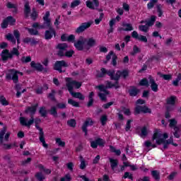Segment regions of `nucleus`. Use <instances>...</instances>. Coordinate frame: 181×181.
<instances>
[{
    "label": "nucleus",
    "instance_id": "obj_15",
    "mask_svg": "<svg viewBox=\"0 0 181 181\" xmlns=\"http://www.w3.org/2000/svg\"><path fill=\"white\" fill-rule=\"evenodd\" d=\"M135 112L136 114H141V112H143L144 114H151L152 111L148 107L137 105L135 109Z\"/></svg>",
    "mask_w": 181,
    "mask_h": 181
},
{
    "label": "nucleus",
    "instance_id": "obj_64",
    "mask_svg": "<svg viewBox=\"0 0 181 181\" xmlns=\"http://www.w3.org/2000/svg\"><path fill=\"white\" fill-rule=\"evenodd\" d=\"M40 141L42 142V144L46 142L45 141V134L43 132H40Z\"/></svg>",
    "mask_w": 181,
    "mask_h": 181
},
{
    "label": "nucleus",
    "instance_id": "obj_23",
    "mask_svg": "<svg viewBox=\"0 0 181 181\" xmlns=\"http://www.w3.org/2000/svg\"><path fill=\"white\" fill-rule=\"evenodd\" d=\"M36 108H37V105H33V106H31V107H28L25 110V112L27 114H30L31 115H35V114L36 112Z\"/></svg>",
    "mask_w": 181,
    "mask_h": 181
},
{
    "label": "nucleus",
    "instance_id": "obj_48",
    "mask_svg": "<svg viewBox=\"0 0 181 181\" xmlns=\"http://www.w3.org/2000/svg\"><path fill=\"white\" fill-rule=\"evenodd\" d=\"M76 40V36L74 35H68L67 42H71V43H74Z\"/></svg>",
    "mask_w": 181,
    "mask_h": 181
},
{
    "label": "nucleus",
    "instance_id": "obj_40",
    "mask_svg": "<svg viewBox=\"0 0 181 181\" xmlns=\"http://www.w3.org/2000/svg\"><path fill=\"white\" fill-rule=\"evenodd\" d=\"M56 144H57L58 146H66V142L62 141V139L57 138L55 139Z\"/></svg>",
    "mask_w": 181,
    "mask_h": 181
},
{
    "label": "nucleus",
    "instance_id": "obj_19",
    "mask_svg": "<svg viewBox=\"0 0 181 181\" xmlns=\"http://www.w3.org/2000/svg\"><path fill=\"white\" fill-rule=\"evenodd\" d=\"M30 66L33 69L37 70V71H43V66L39 63H36L33 61L30 63Z\"/></svg>",
    "mask_w": 181,
    "mask_h": 181
},
{
    "label": "nucleus",
    "instance_id": "obj_59",
    "mask_svg": "<svg viewBox=\"0 0 181 181\" xmlns=\"http://www.w3.org/2000/svg\"><path fill=\"white\" fill-rule=\"evenodd\" d=\"M136 53H139V48L137 46L133 47V52L131 53L132 56H135Z\"/></svg>",
    "mask_w": 181,
    "mask_h": 181
},
{
    "label": "nucleus",
    "instance_id": "obj_49",
    "mask_svg": "<svg viewBox=\"0 0 181 181\" xmlns=\"http://www.w3.org/2000/svg\"><path fill=\"white\" fill-rule=\"evenodd\" d=\"M61 181H71V175H70V174L66 175L61 178Z\"/></svg>",
    "mask_w": 181,
    "mask_h": 181
},
{
    "label": "nucleus",
    "instance_id": "obj_12",
    "mask_svg": "<svg viewBox=\"0 0 181 181\" xmlns=\"http://www.w3.org/2000/svg\"><path fill=\"white\" fill-rule=\"evenodd\" d=\"M175 103H176V97L175 96H171L167 99V111L175 110Z\"/></svg>",
    "mask_w": 181,
    "mask_h": 181
},
{
    "label": "nucleus",
    "instance_id": "obj_25",
    "mask_svg": "<svg viewBox=\"0 0 181 181\" xmlns=\"http://www.w3.org/2000/svg\"><path fill=\"white\" fill-rule=\"evenodd\" d=\"M109 160L110 162V166L112 170H115V168L118 166V160L110 158Z\"/></svg>",
    "mask_w": 181,
    "mask_h": 181
},
{
    "label": "nucleus",
    "instance_id": "obj_31",
    "mask_svg": "<svg viewBox=\"0 0 181 181\" xmlns=\"http://www.w3.org/2000/svg\"><path fill=\"white\" fill-rule=\"evenodd\" d=\"M156 21V16H152L151 17L150 21H148L146 24H147L149 26H153V25L155 23V21Z\"/></svg>",
    "mask_w": 181,
    "mask_h": 181
},
{
    "label": "nucleus",
    "instance_id": "obj_51",
    "mask_svg": "<svg viewBox=\"0 0 181 181\" xmlns=\"http://www.w3.org/2000/svg\"><path fill=\"white\" fill-rule=\"evenodd\" d=\"M73 54H74V51L73 50H69V51H65V54L64 56H65L66 57H71V56H73Z\"/></svg>",
    "mask_w": 181,
    "mask_h": 181
},
{
    "label": "nucleus",
    "instance_id": "obj_9",
    "mask_svg": "<svg viewBox=\"0 0 181 181\" xmlns=\"http://www.w3.org/2000/svg\"><path fill=\"white\" fill-rule=\"evenodd\" d=\"M93 22L91 21L83 23L80 25L79 27L76 28V33H83V32H84V30H87V29H88V28H90L93 25Z\"/></svg>",
    "mask_w": 181,
    "mask_h": 181
},
{
    "label": "nucleus",
    "instance_id": "obj_46",
    "mask_svg": "<svg viewBox=\"0 0 181 181\" xmlns=\"http://www.w3.org/2000/svg\"><path fill=\"white\" fill-rule=\"evenodd\" d=\"M30 16L33 21L36 20V18H37V12L36 11L35 8H33V12H32Z\"/></svg>",
    "mask_w": 181,
    "mask_h": 181
},
{
    "label": "nucleus",
    "instance_id": "obj_36",
    "mask_svg": "<svg viewBox=\"0 0 181 181\" xmlns=\"http://www.w3.org/2000/svg\"><path fill=\"white\" fill-rule=\"evenodd\" d=\"M57 107L52 106L49 110V112L51 115H53V117H57Z\"/></svg>",
    "mask_w": 181,
    "mask_h": 181
},
{
    "label": "nucleus",
    "instance_id": "obj_55",
    "mask_svg": "<svg viewBox=\"0 0 181 181\" xmlns=\"http://www.w3.org/2000/svg\"><path fill=\"white\" fill-rule=\"evenodd\" d=\"M35 176L37 179L40 181H42L45 179V176L43 175V174H42V173H37Z\"/></svg>",
    "mask_w": 181,
    "mask_h": 181
},
{
    "label": "nucleus",
    "instance_id": "obj_47",
    "mask_svg": "<svg viewBox=\"0 0 181 181\" xmlns=\"http://www.w3.org/2000/svg\"><path fill=\"white\" fill-rule=\"evenodd\" d=\"M160 77L164 80H170L172 78V75L160 74Z\"/></svg>",
    "mask_w": 181,
    "mask_h": 181
},
{
    "label": "nucleus",
    "instance_id": "obj_37",
    "mask_svg": "<svg viewBox=\"0 0 181 181\" xmlns=\"http://www.w3.org/2000/svg\"><path fill=\"white\" fill-rule=\"evenodd\" d=\"M148 135V129L146 127H144L141 129V133L140 134V136H141V138H144V136Z\"/></svg>",
    "mask_w": 181,
    "mask_h": 181
},
{
    "label": "nucleus",
    "instance_id": "obj_2",
    "mask_svg": "<svg viewBox=\"0 0 181 181\" xmlns=\"http://www.w3.org/2000/svg\"><path fill=\"white\" fill-rule=\"evenodd\" d=\"M66 87L71 95H72V97H74V98H78V100H83L85 97L83 94H81V93L73 92L74 88H80L81 87V82L74 81L71 79V78H66Z\"/></svg>",
    "mask_w": 181,
    "mask_h": 181
},
{
    "label": "nucleus",
    "instance_id": "obj_13",
    "mask_svg": "<svg viewBox=\"0 0 181 181\" xmlns=\"http://www.w3.org/2000/svg\"><path fill=\"white\" fill-rule=\"evenodd\" d=\"M69 45L66 43H60L57 46V49H58V55L59 56H64L66 51L67 50Z\"/></svg>",
    "mask_w": 181,
    "mask_h": 181
},
{
    "label": "nucleus",
    "instance_id": "obj_4",
    "mask_svg": "<svg viewBox=\"0 0 181 181\" xmlns=\"http://www.w3.org/2000/svg\"><path fill=\"white\" fill-rule=\"evenodd\" d=\"M44 23L43 25H40L39 23H34L33 28L34 29H53L52 28V21L50 20V11L45 12V16L42 18Z\"/></svg>",
    "mask_w": 181,
    "mask_h": 181
},
{
    "label": "nucleus",
    "instance_id": "obj_26",
    "mask_svg": "<svg viewBox=\"0 0 181 181\" xmlns=\"http://www.w3.org/2000/svg\"><path fill=\"white\" fill-rule=\"evenodd\" d=\"M129 93L131 97H135L136 95H137L138 93H139V90L135 87H132L129 90Z\"/></svg>",
    "mask_w": 181,
    "mask_h": 181
},
{
    "label": "nucleus",
    "instance_id": "obj_41",
    "mask_svg": "<svg viewBox=\"0 0 181 181\" xmlns=\"http://www.w3.org/2000/svg\"><path fill=\"white\" fill-rule=\"evenodd\" d=\"M181 81V74H178L177 78L173 81V86H175V87H177V86H179V81Z\"/></svg>",
    "mask_w": 181,
    "mask_h": 181
},
{
    "label": "nucleus",
    "instance_id": "obj_5",
    "mask_svg": "<svg viewBox=\"0 0 181 181\" xmlns=\"http://www.w3.org/2000/svg\"><path fill=\"white\" fill-rule=\"evenodd\" d=\"M114 87L115 88H119V85H118L117 83H112V82H107L106 86H104L103 85H100L98 86V88L100 90V91H102L103 93H99V97L102 101H105L107 99V95H108V91L107 90V88H112Z\"/></svg>",
    "mask_w": 181,
    "mask_h": 181
},
{
    "label": "nucleus",
    "instance_id": "obj_39",
    "mask_svg": "<svg viewBox=\"0 0 181 181\" xmlns=\"http://www.w3.org/2000/svg\"><path fill=\"white\" fill-rule=\"evenodd\" d=\"M39 112L41 117H46V115H47V110H46V107H40Z\"/></svg>",
    "mask_w": 181,
    "mask_h": 181
},
{
    "label": "nucleus",
    "instance_id": "obj_57",
    "mask_svg": "<svg viewBox=\"0 0 181 181\" xmlns=\"http://www.w3.org/2000/svg\"><path fill=\"white\" fill-rule=\"evenodd\" d=\"M137 40H139V42H144V43H146L148 42V38L144 35H139V39Z\"/></svg>",
    "mask_w": 181,
    "mask_h": 181
},
{
    "label": "nucleus",
    "instance_id": "obj_45",
    "mask_svg": "<svg viewBox=\"0 0 181 181\" xmlns=\"http://www.w3.org/2000/svg\"><path fill=\"white\" fill-rule=\"evenodd\" d=\"M10 54H12V57H13V56H19V50H18L17 48L14 47L13 48Z\"/></svg>",
    "mask_w": 181,
    "mask_h": 181
},
{
    "label": "nucleus",
    "instance_id": "obj_62",
    "mask_svg": "<svg viewBox=\"0 0 181 181\" xmlns=\"http://www.w3.org/2000/svg\"><path fill=\"white\" fill-rule=\"evenodd\" d=\"M144 146H146V148H149L152 146L153 148H155L156 146L154 144H152V142L147 141L144 142Z\"/></svg>",
    "mask_w": 181,
    "mask_h": 181
},
{
    "label": "nucleus",
    "instance_id": "obj_14",
    "mask_svg": "<svg viewBox=\"0 0 181 181\" xmlns=\"http://www.w3.org/2000/svg\"><path fill=\"white\" fill-rule=\"evenodd\" d=\"M97 42L95 41V38L91 37H85V46L86 49H90V47H93L95 46Z\"/></svg>",
    "mask_w": 181,
    "mask_h": 181
},
{
    "label": "nucleus",
    "instance_id": "obj_33",
    "mask_svg": "<svg viewBox=\"0 0 181 181\" xmlns=\"http://www.w3.org/2000/svg\"><path fill=\"white\" fill-rule=\"evenodd\" d=\"M139 29L141 32H144L145 33H146V32H148V30H149V27L147 24H146L145 25H139Z\"/></svg>",
    "mask_w": 181,
    "mask_h": 181
},
{
    "label": "nucleus",
    "instance_id": "obj_20",
    "mask_svg": "<svg viewBox=\"0 0 181 181\" xmlns=\"http://www.w3.org/2000/svg\"><path fill=\"white\" fill-rule=\"evenodd\" d=\"M149 79V84H151V88L152 91L154 93H157L158 91V85L155 83V80L152 78V77H148Z\"/></svg>",
    "mask_w": 181,
    "mask_h": 181
},
{
    "label": "nucleus",
    "instance_id": "obj_42",
    "mask_svg": "<svg viewBox=\"0 0 181 181\" xmlns=\"http://www.w3.org/2000/svg\"><path fill=\"white\" fill-rule=\"evenodd\" d=\"M6 20H7V22L9 25H13L15 22H16V20L13 18L12 16L7 17Z\"/></svg>",
    "mask_w": 181,
    "mask_h": 181
},
{
    "label": "nucleus",
    "instance_id": "obj_38",
    "mask_svg": "<svg viewBox=\"0 0 181 181\" xmlns=\"http://www.w3.org/2000/svg\"><path fill=\"white\" fill-rule=\"evenodd\" d=\"M47 88H49L47 87V85H44L43 88L40 87V88H37V90L35 91H36L37 94H42V93H43V90H47Z\"/></svg>",
    "mask_w": 181,
    "mask_h": 181
},
{
    "label": "nucleus",
    "instance_id": "obj_44",
    "mask_svg": "<svg viewBox=\"0 0 181 181\" xmlns=\"http://www.w3.org/2000/svg\"><path fill=\"white\" fill-rule=\"evenodd\" d=\"M139 85L145 86L146 87H148L149 83L148 82V80L146 78H144L139 82Z\"/></svg>",
    "mask_w": 181,
    "mask_h": 181
},
{
    "label": "nucleus",
    "instance_id": "obj_50",
    "mask_svg": "<svg viewBox=\"0 0 181 181\" xmlns=\"http://www.w3.org/2000/svg\"><path fill=\"white\" fill-rule=\"evenodd\" d=\"M32 60V58L30 57H23L21 58V62L23 63H29Z\"/></svg>",
    "mask_w": 181,
    "mask_h": 181
},
{
    "label": "nucleus",
    "instance_id": "obj_16",
    "mask_svg": "<svg viewBox=\"0 0 181 181\" xmlns=\"http://www.w3.org/2000/svg\"><path fill=\"white\" fill-rule=\"evenodd\" d=\"M122 26V27L118 28L119 32H122V30H124L125 32H131V30H134L132 24L123 23Z\"/></svg>",
    "mask_w": 181,
    "mask_h": 181
},
{
    "label": "nucleus",
    "instance_id": "obj_52",
    "mask_svg": "<svg viewBox=\"0 0 181 181\" xmlns=\"http://www.w3.org/2000/svg\"><path fill=\"white\" fill-rule=\"evenodd\" d=\"M176 124H177V122L175 119H172L170 120V128H176Z\"/></svg>",
    "mask_w": 181,
    "mask_h": 181
},
{
    "label": "nucleus",
    "instance_id": "obj_43",
    "mask_svg": "<svg viewBox=\"0 0 181 181\" xmlns=\"http://www.w3.org/2000/svg\"><path fill=\"white\" fill-rule=\"evenodd\" d=\"M151 175H152L153 177L156 179V180H159V179H160L159 172H158L156 170H153L151 172Z\"/></svg>",
    "mask_w": 181,
    "mask_h": 181
},
{
    "label": "nucleus",
    "instance_id": "obj_61",
    "mask_svg": "<svg viewBox=\"0 0 181 181\" xmlns=\"http://www.w3.org/2000/svg\"><path fill=\"white\" fill-rule=\"evenodd\" d=\"M131 122H132V119H129L127 122L125 130L129 131L131 129Z\"/></svg>",
    "mask_w": 181,
    "mask_h": 181
},
{
    "label": "nucleus",
    "instance_id": "obj_28",
    "mask_svg": "<svg viewBox=\"0 0 181 181\" xmlns=\"http://www.w3.org/2000/svg\"><path fill=\"white\" fill-rule=\"evenodd\" d=\"M68 104H70V105H72V107H80V104L78 103V102H76V100L73 99H69Z\"/></svg>",
    "mask_w": 181,
    "mask_h": 181
},
{
    "label": "nucleus",
    "instance_id": "obj_63",
    "mask_svg": "<svg viewBox=\"0 0 181 181\" xmlns=\"http://www.w3.org/2000/svg\"><path fill=\"white\" fill-rule=\"evenodd\" d=\"M7 8H8V9H16V5L11 3V2H8L6 4Z\"/></svg>",
    "mask_w": 181,
    "mask_h": 181
},
{
    "label": "nucleus",
    "instance_id": "obj_1",
    "mask_svg": "<svg viewBox=\"0 0 181 181\" xmlns=\"http://www.w3.org/2000/svg\"><path fill=\"white\" fill-rule=\"evenodd\" d=\"M168 138V134L164 133L162 134V132L160 130H156L155 133L153 135V141H155L156 144L158 145H160V144H163V148L164 149H166L168 148V145L171 144L173 145V146H177V144L173 143V137H170V139L168 141L165 140Z\"/></svg>",
    "mask_w": 181,
    "mask_h": 181
},
{
    "label": "nucleus",
    "instance_id": "obj_11",
    "mask_svg": "<svg viewBox=\"0 0 181 181\" xmlns=\"http://www.w3.org/2000/svg\"><path fill=\"white\" fill-rule=\"evenodd\" d=\"M6 132V127H4L3 129L0 132V145H4V141H8L9 139V136H11L10 132Z\"/></svg>",
    "mask_w": 181,
    "mask_h": 181
},
{
    "label": "nucleus",
    "instance_id": "obj_29",
    "mask_svg": "<svg viewBox=\"0 0 181 181\" xmlns=\"http://www.w3.org/2000/svg\"><path fill=\"white\" fill-rule=\"evenodd\" d=\"M6 38L7 39V40H9L10 42H11L12 43H16V40L15 39V37L13 36L12 34L8 33L6 35Z\"/></svg>",
    "mask_w": 181,
    "mask_h": 181
},
{
    "label": "nucleus",
    "instance_id": "obj_35",
    "mask_svg": "<svg viewBox=\"0 0 181 181\" xmlns=\"http://www.w3.org/2000/svg\"><path fill=\"white\" fill-rule=\"evenodd\" d=\"M37 168H39L40 170H42L47 175H50V173H52V171L50 170L45 169V167H43V165H38Z\"/></svg>",
    "mask_w": 181,
    "mask_h": 181
},
{
    "label": "nucleus",
    "instance_id": "obj_3",
    "mask_svg": "<svg viewBox=\"0 0 181 181\" xmlns=\"http://www.w3.org/2000/svg\"><path fill=\"white\" fill-rule=\"evenodd\" d=\"M101 73H99L97 74L98 77H104V76H105V74H107V76H110V78L112 80H115V84L118 85V80L120 77H124V78H125V77H127L128 76V72L127 71H123L122 72L118 71L116 73V75L114 76V70H110V71H106L105 69L102 68L100 69Z\"/></svg>",
    "mask_w": 181,
    "mask_h": 181
},
{
    "label": "nucleus",
    "instance_id": "obj_8",
    "mask_svg": "<svg viewBox=\"0 0 181 181\" xmlns=\"http://www.w3.org/2000/svg\"><path fill=\"white\" fill-rule=\"evenodd\" d=\"M63 67H69V63L65 61H57L54 66V70L59 71V73H63L64 70H63Z\"/></svg>",
    "mask_w": 181,
    "mask_h": 181
},
{
    "label": "nucleus",
    "instance_id": "obj_27",
    "mask_svg": "<svg viewBox=\"0 0 181 181\" xmlns=\"http://www.w3.org/2000/svg\"><path fill=\"white\" fill-rule=\"evenodd\" d=\"M88 163H86V160L83 158V157L81 158V164L79 165L80 169L83 170L86 168H87Z\"/></svg>",
    "mask_w": 181,
    "mask_h": 181
},
{
    "label": "nucleus",
    "instance_id": "obj_54",
    "mask_svg": "<svg viewBox=\"0 0 181 181\" xmlns=\"http://www.w3.org/2000/svg\"><path fill=\"white\" fill-rule=\"evenodd\" d=\"M110 151H111V152H114L115 153H116L118 156H119V155H121V151L116 150L115 148L113 146H110Z\"/></svg>",
    "mask_w": 181,
    "mask_h": 181
},
{
    "label": "nucleus",
    "instance_id": "obj_56",
    "mask_svg": "<svg viewBox=\"0 0 181 181\" xmlns=\"http://www.w3.org/2000/svg\"><path fill=\"white\" fill-rule=\"evenodd\" d=\"M96 141L99 146H104V145H105V141L104 140H103L102 139H96Z\"/></svg>",
    "mask_w": 181,
    "mask_h": 181
},
{
    "label": "nucleus",
    "instance_id": "obj_7",
    "mask_svg": "<svg viewBox=\"0 0 181 181\" xmlns=\"http://www.w3.org/2000/svg\"><path fill=\"white\" fill-rule=\"evenodd\" d=\"M74 47L77 50H83V49H86V37H80L75 42Z\"/></svg>",
    "mask_w": 181,
    "mask_h": 181
},
{
    "label": "nucleus",
    "instance_id": "obj_60",
    "mask_svg": "<svg viewBox=\"0 0 181 181\" xmlns=\"http://www.w3.org/2000/svg\"><path fill=\"white\" fill-rule=\"evenodd\" d=\"M107 116L106 115H103L101 117H100V122H101V124L102 125H105V124L107 123Z\"/></svg>",
    "mask_w": 181,
    "mask_h": 181
},
{
    "label": "nucleus",
    "instance_id": "obj_18",
    "mask_svg": "<svg viewBox=\"0 0 181 181\" xmlns=\"http://www.w3.org/2000/svg\"><path fill=\"white\" fill-rule=\"evenodd\" d=\"M93 2L90 1H86V6L87 8H89L90 9H95V8H98V0H92Z\"/></svg>",
    "mask_w": 181,
    "mask_h": 181
},
{
    "label": "nucleus",
    "instance_id": "obj_21",
    "mask_svg": "<svg viewBox=\"0 0 181 181\" xmlns=\"http://www.w3.org/2000/svg\"><path fill=\"white\" fill-rule=\"evenodd\" d=\"M1 58L4 61L7 60L8 59H12V54H11L8 50L4 49L1 52Z\"/></svg>",
    "mask_w": 181,
    "mask_h": 181
},
{
    "label": "nucleus",
    "instance_id": "obj_30",
    "mask_svg": "<svg viewBox=\"0 0 181 181\" xmlns=\"http://www.w3.org/2000/svg\"><path fill=\"white\" fill-rule=\"evenodd\" d=\"M81 4V1L80 0H74L71 3V8L72 9H74V8H76V6H78V5H80Z\"/></svg>",
    "mask_w": 181,
    "mask_h": 181
},
{
    "label": "nucleus",
    "instance_id": "obj_17",
    "mask_svg": "<svg viewBox=\"0 0 181 181\" xmlns=\"http://www.w3.org/2000/svg\"><path fill=\"white\" fill-rule=\"evenodd\" d=\"M93 124H94V122H93V119H91L90 118H88L85 121L82 127V130L83 131V132H85V135H87V127H91Z\"/></svg>",
    "mask_w": 181,
    "mask_h": 181
},
{
    "label": "nucleus",
    "instance_id": "obj_24",
    "mask_svg": "<svg viewBox=\"0 0 181 181\" xmlns=\"http://www.w3.org/2000/svg\"><path fill=\"white\" fill-rule=\"evenodd\" d=\"M24 14L26 18H29L30 15V6L29 3H25L24 6Z\"/></svg>",
    "mask_w": 181,
    "mask_h": 181
},
{
    "label": "nucleus",
    "instance_id": "obj_10",
    "mask_svg": "<svg viewBox=\"0 0 181 181\" xmlns=\"http://www.w3.org/2000/svg\"><path fill=\"white\" fill-rule=\"evenodd\" d=\"M19 121L21 125H23V127H28V128H30V125H32L33 122H35V119L33 118V117H31L30 119H28L25 117H20Z\"/></svg>",
    "mask_w": 181,
    "mask_h": 181
},
{
    "label": "nucleus",
    "instance_id": "obj_53",
    "mask_svg": "<svg viewBox=\"0 0 181 181\" xmlns=\"http://www.w3.org/2000/svg\"><path fill=\"white\" fill-rule=\"evenodd\" d=\"M67 124L69 127H76V120L74 119H71L67 122Z\"/></svg>",
    "mask_w": 181,
    "mask_h": 181
},
{
    "label": "nucleus",
    "instance_id": "obj_6",
    "mask_svg": "<svg viewBox=\"0 0 181 181\" xmlns=\"http://www.w3.org/2000/svg\"><path fill=\"white\" fill-rule=\"evenodd\" d=\"M10 71L11 76L7 74L6 78H8V80H13V83H18L19 81V77L18 76H23V73L15 71V69H11Z\"/></svg>",
    "mask_w": 181,
    "mask_h": 181
},
{
    "label": "nucleus",
    "instance_id": "obj_58",
    "mask_svg": "<svg viewBox=\"0 0 181 181\" xmlns=\"http://www.w3.org/2000/svg\"><path fill=\"white\" fill-rule=\"evenodd\" d=\"M13 35L17 40L18 43H19V37L21 36V34H19V31L18 30H15L13 32Z\"/></svg>",
    "mask_w": 181,
    "mask_h": 181
},
{
    "label": "nucleus",
    "instance_id": "obj_22",
    "mask_svg": "<svg viewBox=\"0 0 181 181\" xmlns=\"http://www.w3.org/2000/svg\"><path fill=\"white\" fill-rule=\"evenodd\" d=\"M53 35H56V31H54V29L50 28L49 30H47L45 32V39L47 40L52 39L53 37Z\"/></svg>",
    "mask_w": 181,
    "mask_h": 181
},
{
    "label": "nucleus",
    "instance_id": "obj_34",
    "mask_svg": "<svg viewBox=\"0 0 181 181\" xmlns=\"http://www.w3.org/2000/svg\"><path fill=\"white\" fill-rule=\"evenodd\" d=\"M25 30L28 31V33H30V35H39V32L37 31V30H35L33 28H25Z\"/></svg>",
    "mask_w": 181,
    "mask_h": 181
},
{
    "label": "nucleus",
    "instance_id": "obj_32",
    "mask_svg": "<svg viewBox=\"0 0 181 181\" xmlns=\"http://www.w3.org/2000/svg\"><path fill=\"white\" fill-rule=\"evenodd\" d=\"M0 103L1 105H8L9 103L6 100V98L4 95L0 96Z\"/></svg>",
    "mask_w": 181,
    "mask_h": 181
}]
</instances>
